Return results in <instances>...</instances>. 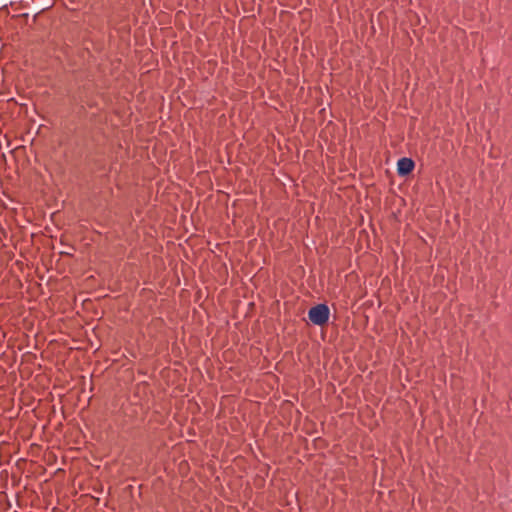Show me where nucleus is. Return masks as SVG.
<instances>
[{"label": "nucleus", "instance_id": "obj_2", "mask_svg": "<svg viewBox=\"0 0 512 512\" xmlns=\"http://www.w3.org/2000/svg\"><path fill=\"white\" fill-rule=\"evenodd\" d=\"M414 168V162L409 158H401L397 163V171L401 176L408 175Z\"/></svg>", "mask_w": 512, "mask_h": 512}, {"label": "nucleus", "instance_id": "obj_1", "mask_svg": "<svg viewBox=\"0 0 512 512\" xmlns=\"http://www.w3.org/2000/svg\"><path fill=\"white\" fill-rule=\"evenodd\" d=\"M329 314L330 310L327 305L318 304L309 310L308 317L313 324L322 326L327 323Z\"/></svg>", "mask_w": 512, "mask_h": 512}]
</instances>
